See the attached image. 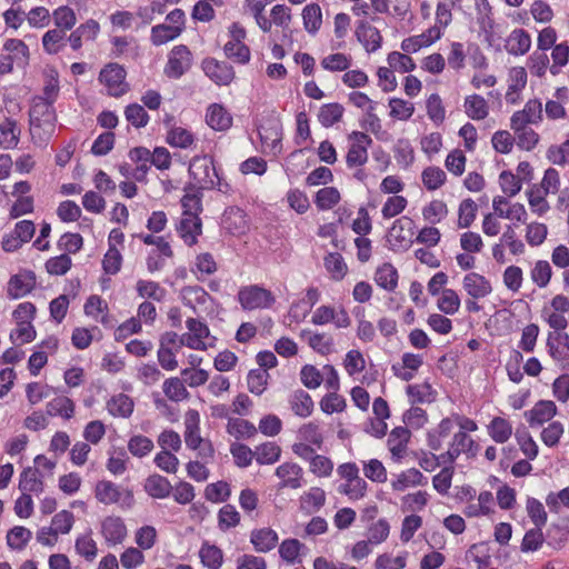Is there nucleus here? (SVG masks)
Returning a JSON list of instances; mask_svg holds the SVG:
<instances>
[{"label":"nucleus","instance_id":"nucleus-39","mask_svg":"<svg viewBox=\"0 0 569 569\" xmlns=\"http://www.w3.org/2000/svg\"><path fill=\"white\" fill-rule=\"evenodd\" d=\"M206 121L214 130H226L231 126V117L220 104H211L206 114Z\"/></svg>","mask_w":569,"mask_h":569},{"label":"nucleus","instance_id":"nucleus-16","mask_svg":"<svg viewBox=\"0 0 569 569\" xmlns=\"http://www.w3.org/2000/svg\"><path fill=\"white\" fill-rule=\"evenodd\" d=\"M441 38V31L438 27H431L418 36L406 38L401 42V49L408 53H415L421 48L429 47Z\"/></svg>","mask_w":569,"mask_h":569},{"label":"nucleus","instance_id":"nucleus-3","mask_svg":"<svg viewBox=\"0 0 569 569\" xmlns=\"http://www.w3.org/2000/svg\"><path fill=\"white\" fill-rule=\"evenodd\" d=\"M57 114L53 103L33 98L29 110V123L32 130L43 129L50 133L54 129Z\"/></svg>","mask_w":569,"mask_h":569},{"label":"nucleus","instance_id":"nucleus-22","mask_svg":"<svg viewBox=\"0 0 569 569\" xmlns=\"http://www.w3.org/2000/svg\"><path fill=\"white\" fill-rule=\"evenodd\" d=\"M409 439L410 431L406 427H396L391 430L387 445L393 459L400 460L403 457Z\"/></svg>","mask_w":569,"mask_h":569},{"label":"nucleus","instance_id":"nucleus-49","mask_svg":"<svg viewBox=\"0 0 569 569\" xmlns=\"http://www.w3.org/2000/svg\"><path fill=\"white\" fill-rule=\"evenodd\" d=\"M182 300L186 306L196 309V306H203L210 299L209 293L199 286H188L181 291Z\"/></svg>","mask_w":569,"mask_h":569},{"label":"nucleus","instance_id":"nucleus-18","mask_svg":"<svg viewBox=\"0 0 569 569\" xmlns=\"http://www.w3.org/2000/svg\"><path fill=\"white\" fill-rule=\"evenodd\" d=\"M463 289L473 299H481L492 292L490 281L477 272L467 273L462 280Z\"/></svg>","mask_w":569,"mask_h":569},{"label":"nucleus","instance_id":"nucleus-20","mask_svg":"<svg viewBox=\"0 0 569 569\" xmlns=\"http://www.w3.org/2000/svg\"><path fill=\"white\" fill-rule=\"evenodd\" d=\"M356 37L368 52H375L381 47L382 37L379 30L367 21H359Z\"/></svg>","mask_w":569,"mask_h":569},{"label":"nucleus","instance_id":"nucleus-46","mask_svg":"<svg viewBox=\"0 0 569 569\" xmlns=\"http://www.w3.org/2000/svg\"><path fill=\"white\" fill-rule=\"evenodd\" d=\"M52 19L56 28L64 31H71L77 23V16L73 9L68 6H61L53 10Z\"/></svg>","mask_w":569,"mask_h":569},{"label":"nucleus","instance_id":"nucleus-58","mask_svg":"<svg viewBox=\"0 0 569 569\" xmlns=\"http://www.w3.org/2000/svg\"><path fill=\"white\" fill-rule=\"evenodd\" d=\"M340 201V193L335 187H325L316 194V204L321 210H329Z\"/></svg>","mask_w":569,"mask_h":569},{"label":"nucleus","instance_id":"nucleus-55","mask_svg":"<svg viewBox=\"0 0 569 569\" xmlns=\"http://www.w3.org/2000/svg\"><path fill=\"white\" fill-rule=\"evenodd\" d=\"M137 292L141 298H149L159 302L166 297V289L160 287L158 282L148 280H138Z\"/></svg>","mask_w":569,"mask_h":569},{"label":"nucleus","instance_id":"nucleus-11","mask_svg":"<svg viewBox=\"0 0 569 569\" xmlns=\"http://www.w3.org/2000/svg\"><path fill=\"white\" fill-rule=\"evenodd\" d=\"M99 32L100 24L98 21L89 19L76 29H72L67 38L71 49L78 51L82 48L83 42L94 41Z\"/></svg>","mask_w":569,"mask_h":569},{"label":"nucleus","instance_id":"nucleus-57","mask_svg":"<svg viewBox=\"0 0 569 569\" xmlns=\"http://www.w3.org/2000/svg\"><path fill=\"white\" fill-rule=\"evenodd\" d=\"M515 436L523 455L530 460L536 459L538 456V446L528 430L525 427L517 429Z\"/></svg>","mask_w":569,"mask_h":569},{"label":"nucleus","instance_id":"nucleus-4","mask_svg":"<svg viewBox=\"0 0 569 569\" xmlns=\"http://www.w3.org/2000/svg\"><path fill=\"white\" fill-rule=\"evenodd\" d=\"M126 69L118 63H108L99 73V81L107 88V93L111 97H121L129 90L126 82Z\"/></svg>","mask_w":569,"mask_h":569},{"label":"nucleus","instance_id":"nucleus-19","mask_svg":"<svg viewBox=\"0 0 569 569\" xmlns=\"http://www.w3.org/2000/svg\"><path fill=\"white\" fill-rule=\"evenodd\" d=\"M222 224L233 236L246 234L248 221L244 210L239 207L228 208L223 213Z\"/></svg>","mask_w":569,"mask_h":569},{"label":"nucleus","instance_id":"nucleus-31","mask_svg":"<svg viewBox=\"0 0 569 569\" xmlns=\"http://www.w3.org/2000/svg\"><path fill=\"white\" fill-rule=\"evenodd\" d=\"M281 448L276 442L267 441L251 450V459L254 457L259 465H273L280 459Z\"/></svg>","mask_w":569,"mask_h":569},{"label":"nucleus","instance_id":"nucleus-44","mask_svg":"<svg viewBox=\"0 0 569 569\" xmlns=\"http://www.w3.org/2000/svg\"><path fill=\"white\" fill-rule=\"evenodd\" d=\"M450 445L459 451V456L463 452L468 458H475L480 449L479 445L465 431L456 432Z\"/></svg>","mask_w":569,"mask_h":569},{"label":"nucleus","instance_id":"nucleus-37","mask_svg":"<svg viewBox=\"0 0 569 569\" xmlns=\"http://www.w3.org/2000/svg\"><path fill=\"white\" fill-rule=\"evenodd\" d=\"M59 91V73L56 69L51 68L46 70L44 72V84L42 89V94L36 96L34 98H40L43 101L54 103L58 99Z\"/></svg>","mask_w":569,"mask_h":569},{"label":"nucleus","instance_id":"nucleus-25","mask_svg":"<svg viewBox=\"0 0 569 569\" xmlns=\"http://www.w3.org/2000/svg\"><path fill=\"white\" fill-rule=\"evenodd\" d=\"M67 31L60 28H53L48 30L42 36V48L48 54H57L63 50L66 47V41H68Z\"/></svg>","mask_w":569,"mask_h":569},{"label":"nucleus","instance_id":"nucleus-15","mask_svg":"<svg viewBox=\"0 0 569 569\" xmlns=\"http://www.w3.org/2000/svg\"><path fill=\"white\" fill-rule=\"evenodd\" d=\"M557 415V406L551 400H539L531 410L525 412L530 427L542 426Z\"/></svg>","mask_w":569,"mask_h":569},{"label":"nucleus","instance_id":"nucleus-1","mask_svg":"<svg viewBox=\"0 0 569 569\" xmlns=\"http://www.w3.org/2000/svg\"><path fill=\"white\" fill-rule=\"evenodd\" d=\"M257 131L262 144V152L278 156L281 152L282 124L274 111H269L259 119Z\"/></svg>","mask_w":569,"mask_h":569},{"label":"nucleus","instance_id":"nucleus-36","mask_svg":"<svg viewBox=\"0 0 569 569\" xmlns=\"http://www.w3.org/2000/svg\"><path fill=\"white\" fill-rule=\"evenodd\" d=\"M487 429L488 435L497 443L507 442L512 435L511 423L502 417H495L488 425Z\"/></svg>","mask_w":569,"mask_h":569},{"label":"nucleus","instance_id":"nucleus-51","mask_svg":"<svg viewBox=\"0 0 569 569\" xmlns=\"http://www.w3.org/2000/svg\"><path fill=\"white\" fill-rule=\"evenodd\" d=\"M162 389L166 397L174 402L182 401L189 397L183 382L177 377L164 380Z\"/></svg>","mask_w":569,"mask_h":569},{"label":"nucleus","instance_id":"nucleus-52","mask_svg":"<svg viewBox=\"0 0 569 569\" xmlns=\"http://www.w3.org/2000/svg\"><path fill=\"white\" fill-rule=\"evenodd\" d=\"M421 179L426 189L433 191L445 184L447 176L439 167H427L421 173Z\"/></svg>","mask_w":569,"mask_h":569},{"label":"nucleus","instance_id":"nucleus-42","mask_svg":"<svg viewBox=\"0 0 569 569\" xmlns=\"http://www.w3.org/2000/svg\"><path fill=\"white\" fill-rule=\"evenodd\" d=\"M301 508L308 513L319 511L326 503V492L319 487H312L301 498Z\"/></svg>","mask_w":569,"mask_h":569},{"label":"nucleus","instance_id":"nucleus-62","mask_svg":"<svg viewBox=\"0 0 569 569\" xmlns=\"http://www.w3.org/2000/svg\"><path fill=\"white\" fill-rule=\"evenodd\" d=\"M477 210L478 207L472 199L468 198L462 200L459 204L458 226L460 228H469L476 219Z\"/></svg>","mask_w":569,"mask_h":569},{"label":"nucleus","instance_id":"nucleus-53","mask_svg":"<svg viewBox=\"0 0 569 569\" xmlns=\"http://www.w3.org/2000/svg\"><path fill=\"white\" fill-rule=\"evenodd\" d=\"M526 510L528 517L535 525V527H545L548 520V515L545 510L543 505L533 497H528L526 502Z\"/></svg>","mask_w":569,"mask_h":569},{"label":"nucleus","instance_id":"nucleus-30","mask_svg":"<svg viewBox=\"0 0 569 569\" xmlns=\"http://www.w3.org/2000/svg\"><path fill=\"white\" fill-rule=\"evenodd\" d=\"M144 490L152 498L163 499L169 497L172 486L166 477L156 473L146 479Z\"/></svg>","mask_w":569,"mask_h":569},{"label":"nucleus","instance_id":"nucleus-64","mask_svg":"<svg viewBox=\"0 0 569 569\" xmlns=\"http://www.w3.org/2000/svg\"><path fill=\"white\" fill-rule=\"evenodd\" d=\"M547 159L557 166L569 162V133L561 144H552L547 150Z\"/></svg>","mask_w":569,"mask_h":569},{"label":"nucleus","instance_id":"nucleus-38","mask_svg":"<svg viewBox=\"0 0 569 569\" xmlns=\"http://www.w3.org/2000/svg\"><path fill=\"white\" fill-rule=\"evenodd\" d=\"M398 271L391 263H383L375 273L376 283L387 291H393L398 284Z\"/></svg>","mask_w":569,"mask_h":569},{"label":"nucleus","instance_id":"nucleus-26","mask_svg":"<svg viewBox=\"0 0 569 569\" xmlns=\"http://www.w3.org/2000/svg\"><path fill=\"white\" fill-rule=\"evenodd\" d=\"M20 129L14 119L6 118L0 123V147L2 149H13L20 140Z\"/></svg>","mask_w":569,"mask_h":569},{"label":"nucleus","instance_id":"nucleus-60","mask_svg":"<svg viewBox=\"0 0 569 569\" xmlns=\"http://www.w3.org/2000/svg\"><path fill=\"white\" fill-rule=\"evenodd\" d=\"M543 541L542 527H535L525 533L520 549L522 552L537 551L541 548Z\"/></svg>","mask_w":569,"mask_h":569},{"label":"nucleus","instance_id":"nucleus-33","mask_svg":"<svg viewBox=\"0 0 569 569\" xmlns=\"http://www.w3.org/2000/svg\"><path fill=\"white\" fill-rule=\"evenodd\" d=\"M302 21L305 30L315 36L322 24V12L318 3H309L302 9Z\"/></svg>","mask_w":569,"mask_h":569},{"label":"nucleus","instance_id":"nucleus-27","mask_svg":"<svg viewBox=\"0 0 569 569\" xmlns=\"http://www.w3.org/2000/svg\"><path fill=\"white\" fill-rule=\"evenodd\" d=\"M413 220L408 217L397 219L389 229V241H395L399 246H402L403 242H409L410 237L413 234Z\"/></svg>","mask_w":569,"mask_h":569},{"label":"nucleus","instance_id":"nucleus-10","mask_svg":"<svg viewBox=\"0 0 569 569\" xmlns=\"http://www.w3.org/2000/svg\"><path fill=\"white\" fill-rule=\"evenodd\" d=\"M186 326L190 333H186L180 337V346L186 345L187 347L196 350L206 349L203 339L209 336L207 325L194 318H189L186 321Z\"/></svg>","mask_w":569,"mask_h":569},{"label":"nucleus","instance_id":"nucleus-50","mask_svg":"<svg viewBox=\"0 0 569 569\" xmlns=\"http://www.w3.org/2000/svg\"><path fill=\"white\" fill-rule=\"evenodd\" d=\"M108 411L114 417H129L133 411V401L127 395L114 396L108 402Z\"/></svg>","mask_w":569,"mask_h":569},{"label":"nucleus","instance_id":"nucleus-21","mask_svg":"<svg viewBox=\"0 0 569 569\" xmlns=\"http://www.w3.org/2000/svg\"><path fill=\"white\" fill-rule=\"evenodd\" d=\"M508 200L502 196H497L492 200V208L495 214L499 218L517 220L518 222L525 223L527 221V211L522 203L516 202L511 204L507 210H500V206H507Z\"/></svg>","mask_w":569,"mask_h":569},{"label":"nucleus","instance_id":"nucleus-29","mask_svg":"<svg viewBox=\"0 0 569 569\" xmlns=\"http://www.w3.org/2000/svg\"><path fill=\"white\" fill-rule=\"evenodd\" d=\"M547 348L553 360L565 359L569 351V335L567 332H550L547 339Z\"/></svg>","mask_w":569,"mask_h":569},{"label":"nucleus","instance_id":"nucleus-43","mask_svg":"<svg viewBox=\"0 0 569 569\" xmlns=\"http://www.w3.org/2000/svg\"><path fill=\"white\" fill-rule=\"evenodd\" d=\"M96 498L104 505L117 503L121 493L117 485L109 480H101L96 485Z\"/></svg>","mask_w":569,"mask_h":569},{"label":"nucleus","instance_id":"nucleus-24","mask_svg":"<svg viewBox=\"0 0 569 569\" xmlns=\"http://www.w3.org/2000/svg\"><path fill=\"white\" fill-rule=\"evenodd\" d=\"M43 481L38 468H26L19 478V489L23 495L40 493L43 491Z\"/></svg>","mask_w":569,"mask_h":569},{"label":"nucleus","instance_id":"nucleus-6","mask_svg":"<svg viewBox=\"0 0 569 569\" xmlns=\"http://www.w3.org/2000/svg\"><path fill=\"white\" fill-rule=\"evenodd\" d=\"M229 33L230 39L223 47L224 54L233 62L247 63L249 61V48L242 42L247 36L246 29L234 22L231 24Z\"/></svg>","mask_w":569,"mask_h":569},{"label":"nucleus","instance_id":"nucleus-8","mask_svg":"<svg viewBox=\"0 0 569 569\" xmlns=\"http://www.w3.org/2000/svg\"><path fill=\"white\" fill-rule=\"evenodd\" d=\"M274 473L280 479L278 489H299L305 486L303 469L296 462L281 463Z\"/></svg>","mask_w":569,"mask_h":569},{"label":"nucleus","instance_id":"nucleus-5","mask_svg":"<svg viewBox=\"0 0 569 569\" xmlns=\"http://www.w3.org/2000/svg\"><path fill=\"white\" fill-rule=\"evenodd\" d=\"M192 61V53L187 46H174L168 54L163 72L170 79H179L189 71Z\"/></svg>","mask_w":569,"mask_h":569},{"label":"nucleus","instance_id":"nucleus-47","mask_svg":"<svg viewBox=\"0 0 569 569\" xmlns=\"http://www.w3.org/2000/svg\"><path fill=\"white\" fill-rule=\"evenodd\" d=\"M199 557L204 567L209 569H220L222 565V551L208 542H204L199 551Z\"/></svg>","mask_w":569,"mask_h":569},{"label":"nucleus","instance_id":"nucleus-34","mask_svg":"<svg viewBox=\"0 0 569 569\" xmlns=\"http://www.w3.org/2000/svg\"><path fill=\"white\" fill-rule=\"evenodd\" d=\"M292 411L302 418L309 417L313 410V401L308 392L302 389L296 390L289 398Z\"/></svg>","mask_w":569,"mask_h":569},{"label":"nucleus","instance_id":"nucleus-48","mask_svg":"<svg viewBox=\"0 0 569 569\" xmlns=\"http://www.w3.org/2000/svg\"><path fill=\"white\" fill-rule=\"evenodd\" d=\"M325 267L336 281L342 280L348 270L343 257L338 252H330L325 257Z\"/></svg>","mask_w":569,"mask_h":569},{"label":"nucleus","instance_id":"nucleus-13","mask_svg":"<svg viewBox=\"0 0 569 569\" xmlns=\"http://www.w3.org/2000/svg\"><path fill=\"white\" fill-rule=\"evenodd\" d=\"M177 231L187 246H193L202 232L201 219L198 214H182Z\"/></svg>","mask_w":569,"mask_h":569},{"label":"nucleus","instance_id":"nucleus-28","mask_svg":"<svg viewBox=\"0 0 569 569\" xmlns=\"http://www.w3.org/2000/svg\"><path fill=\"white\" fill-rule=\"evenodd\" d=\"M530 46V34L523 29H516L509 36L506 49L510 54L522 56L529 51Z\"/></svg>","mask_w":569,"mask_h":569},{"label":"nucleus","instance_id":"nucleus-14","mask_svg":"<svg viewBox=\"0 0 569 569\" xmlns=\"http://www.w3.org/2000/svg\"><path fill=\"white\" fill-rule=\"evenodd\" d=\"M36 276L32 271H22L12 276L8 282V296L13 299L24 297L33 290Z\"/></svg>","mask_w":569,"mask_h":569},{"label":"nucleus","instance_id":"nucleus-7","mask_svg":"<svg viewBox=\"0 0 569 569\" xmlns=\"http://www.w3.org/2000/svg\"><path fill=\"white\" fill-rule=\"evenodd\" d=\"M348 138L351 141L346 156L348 168L363 166L368 161V147L372 144V139L361 131H352Z\"/></svg>","mask_w":569,"mask_h":569},{"label":"nucleus","instance_id":"nucleus-17","mask_svg":"<svg viewBox=\"0 0 569 569\" xmlns=\"http://www.w3.org/2000/svg\"><path fill=\"white\" fill-rule=\"evenodd\" d=\"M200 416L190 409L184 416V442L189 449L196 450L206 439L200 436Z\"/></svg>","mask_w":569,"mask_h":569},{"label":"nucleus","instance_id":"nucleus-54","mask_svg":"<svg viewBox=\"0 0 569 569\" xmlns=\"http://www.w3.org/2000/svg\"><path fill=\"white\" fill-rule=\"evenodd\" d=\"M435 390L429 382L420 385H409L407 387V395L412 403H423L433 401Z\"/></svg>","mask_w":569,"mask_h":569},{"label":"nucleus","instance_id":"nucleus-45","mask_svg":"<svg viewBox=\"0 0 569 569\" xmlns=\"http://www.w3.org/2000/svg\"><path fill=\"white\" fill-rule=\"evenodd\" d=\"M181 34V29L178 26H169L167 23L157 24L151 29V42L154 46H161L178 38Z\"/></svg>","mask_w":569,"mask_h":569},{"label":"nucleus","instance_id":"nucleus-35","mask_svg":"<svg viewBox=\"0 0 569 569\" xmlns=\"http://www.w3.org/2000/svg\"><path fill=\"white\" fill-rule=\"evenodd\" d=\"M46 411L48 416H60L68 420L74 413V403L66 396L56 397L47 403Z\"/></svg>","mask_w":569,"mask_h":569},{"label":"nucleus","instance_id":"nucleus-23","mask_svg":"<svg viewBox=\"0 0 569 569\" xmlns=\"http://www.w3.org/2000/svg\"><path fill=\"white\" fill-rule=\"evenodd\" d=\"M428 479L416 468H410L402 471L391 481V487L395 491H405L409 487L426 486Z\"/></svg>","mask_w":569,"mask_h":569},{"label":"nucleus","instance_id":"nucleus-63","mask_svg":"<svg viewBox=\"0 0 569 569\" xmlns=\"http://www.w3.org/2000/svg\"><path fill=\"white\" fill-rule=\"evenodd\" d=\"M303 545L298 539H286L279 547L280 557L288 563H296L299 561V552Z\"/></svg>","mask_w":569,"mask_h":569},{"label":"nucleus","instance_id":"nucleus-41","mask_svg":"<svg viewBox=\"0 0 569 569\" xmlns=\"http://www.w3.org/2000/svg\"><path fill=\"white\" fill-rule=\"evenodd\" d=\"M465 111L472 120H482L488 113V103L486 99L479 94L468 96L465 99Z\"/></svg>","mask_w":569,"mask_h":569},{"label":"nucleus","instance_id":"nucleus-2","mask_svg":"<svg viewBox=\"0 0 569 569\" xmlns=\"http://www.w3.org/2000/svg\"><path fill=\"white\" fill-rule=\"evenodd\" d=\"M189 174L199 189L218 188L222 191L221 179L213 164L212 158L208 156L192 158L189 164Z\"/></svg>","mask_w":569,"mask_h":569},{"label":"nucleus","instance_id":"nucleus-32","mask_svg":"<svg viewBox=\"0 0 569 569\" xmlns=\"http://www.w3.org/2000/svg\"><path fill=\"white\" fill-rule=\"evenodd\" d=\"M278 542V535L270 528H262L251 532V545L259 552L270 551Z\"/></svg>","mask_w":569,"mask_h":569},{"label":"nucleus","instance_id":"nucleus-61","mask_svg":"<svg viewBox=\"0 0 569 569\" xmlns=\"http://www.w3.org/2000/svg\"><path fill=\"white\" fill-rule=\"evenodd\" d=\"M153 449V442L150 438L138 435L133 436L128 441V450L134 457L142 458L150 453Z\"/></svg>","mask_w":569,"mask_h":569},{"label":"nucleus","instance_id":"nucleus-59","mask_svg":"<svg viewBox=\"0 0 569 569\" xmlns=\"http://www.w3.org/2000/svg\"><path fill=\"white\" fill-rule=\"evenodd\" d=\"M31 537L32 533L29 529L16 526L9 530L7 535V543L11 549L21 550L26 547Z\"/></svg>","mask_w":569,"mask_h":569},{"label":"nucleus","instance_id":"nucleus-56","mask_svg":"<svg viewBox=\"0 0 569 569\" xmlns=\"http://www.w3.org/2000/svg\"><path fill=\"white\" fill-rule=\"evenodd\" d=\"M276 297L270 290L251 284V310L256 308L267 309L272 307Z\"/></svg>","mask_w":569,"mask_h":569},{"label":"nucleus","instance_id":"nucleus-12","mask_svg":"<svg viewBox=\"0 0 569 569\" xmlns=\"http://www.w3.org/2000/svg\"><path fill=\"white\" fill-rule=\"evenodd\" d=\"M101 535L110 546L122 543L127 537V527L120 517H107L101 522Z\"/></svg>","mask_w":569,"mask_h":569},{"label":"nucleus","instance_id":"nucleus-9","mask_svg":"<svg viewBox=\"0 0 569 569\" xmlns=\"http://www.w3.org/2000/svg\"><path fill=\"white\" fill-rule=\"evenodd\" d=\"M201 66L206 76L218 86L229 84L234 77L232 67L224 61H219L214 58H206Z\"/></svg>","mask_w":569,"mask_h":569},{"label":"nucleus","instance_id":"nucleus-40","mask_svg":"<svg viewBox=\"0 0 569 569\" xmlns=\"http://www.w3.org/2000/svg\"><path fill=\"white\" fill-rule=\"evenodd\" d=\"M343 112V106L338 102L325 103L320 107L318 121L322 127L330 128L341 120Z\"/></svg>","mask_w":569,"mask_h":569}]
</instances>
